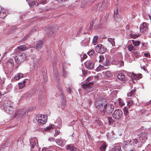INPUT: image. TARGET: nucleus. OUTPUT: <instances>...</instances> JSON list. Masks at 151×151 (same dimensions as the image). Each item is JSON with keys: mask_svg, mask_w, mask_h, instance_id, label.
Returning <instances> with one entry per match:
<instances>
[{"mask_svg": "<svg viewBox=\"0 0 151 151\" xmlns=\"http://www.w3.org/2000/svg\"><path fill=\"white\" fill-rule=\"evenodd\" d=\"M105 104L106 101L103 99L96 100L94 102L95 106L98 109L100 115L104 114L103 108L104 105Z\"/></svg>", "mask_w": 151, "mask_h": 151, "instance_id": "1", "label": "nucleus"}, {"mask_svg": "<svg viewBox=\"0 0 151 151\" xmlns=\"http://www.w3.org/2000/svg\"><path fill=\"white\" fill-rule=\"evenodd\" d=\"M14 52L17 53V55L15 58V60L18 63H20L23 61L27 60L26 55L23 53L17 50H15Z\"/></svg>", "mask_w": 151, "mask_h": 151, "instance_id": "2", "label": "nucleus"}, {"mask_svg": "<svg viewBox=\"0 0 151 151\" xmlns=\"http://www.w3.org/2000/svg\"><path fill=\"white\" fill-rule=\"evenodd\" d=\"M104 114H101V115H105V117L106 118L107 115H109L111 114L114 109V106L112 104H106L104 105Z\"/></svg>", "mask_w": 151, "mask_h": 151, "instance_id": "3", "label": "nucleus"}, {"mask_svg": "<svg viewBox=\"0 0 151 151\" xmlns=\"http://www.w3.org/2000/svg\"><path fill=\"white\" fill-rule=\"evenodd\" d=\"M147 134L145 132H142L140 136L137 138V139L134 141V144H136L138 142L143 143L147 139Z\"/></svg>", "mask_w": 151, "mask_h": 151, "instance_id": "4", "label": "nucleus"}, {"mask_svg": "<svg viewBox=\"0 0 151 151\" xmlns=\"http://www.w3.org/2000/svg\"><path fill=\"white\" fill-rule=\"evenodd\" d=\"M26 111L24 109H17L15 113L14 116L17 118H22L26 114Z\"/></svg>", "mask_w": 151, "mask_h": 151, "instance_id": "5", "label": "nucleus"}, {"mask_svg": "<svg viewBox=\"0 0 151 151\" xmlns=\"http://www.w3.org/2000/svg\"><path fill=\"white\" fill-rule=\"evenodd\" d=\"M36 119L38 123L44 124L47 122V117L45 115L38 114L36 117Z\"/></svg>", "mask_w": 151, "mask_h": 151, "instance_id": "6", "label": "nucleus"}, {"mask_svg": "<svg viewBox=\"0 0 151 151\" xmlns=\"http://www.w3.org/2000/svg\"><path fill=\"white\" fill-rule=\"evenodd\" d=\"M134 103L131 99L129 100L127 102V107L125 106L124 109V114L127 119H128L129 117V111L128 108L132 106Z\"/></svg>", "mask_w": 151, "mask_h": 151, "instance_id": "7", "label": "nucleus"}, {"mask_svg": "<svg viewBox=\"0 0 151 151\" xmlns=\"http://www.w3.org/2000/svg\"><path fill=\"white\" fill-rule=\"evenodd\" d=\"M94 84L93 81L90 82L86 84H83L82 87L85 89L88 92H90L92 91V88Z\"/></svg>", "mask_w": 151, "mask_h": 151, "instance_id": "8", "label": "nucleus"}, {"mask_svg": "<svg viewBox=\"0 0 151 151\" xmlns=\"http://www.w3.org/2000/svg\"><path fill=\"white\" fill-rule=\"evenodd\" d=\"M123 114L122 111L119 109L115 110L112 114V116L113 118L119 119L122 116Z\"/></svg>", "mask_w": 151, "mask_h": 151, "instance_id": "9", "label": "nucleus"}, {"mask_svg": "<svg viewBox=\"0 0 151 151\" xmlns=\"http://www.w3.org/2000/svg\"><path fill=\"white\" fill-rule=\"evenodd\" d=\"M106 48L103 45L100 44L97 45L95 50L98 53H103L106 51Z\"/></svg>", "mask_w": 151, "mask_h": 151, "instance_id": "10", "label": "nucleus"}, {"mask_svg": "<svg viewBox=\"0 0 151 151\" xmlns=\"http://www.w3.org/2000/svg\"><path fill=\"white\" fill-rule=\"evenodd\" d=\"M122 144L121 143L114 144L110 151H122L121 146Z\"/></svg>", "mask_w": 151, "mask_h": 151, "instance_id": "11", "label": "nucleus"}, {"mask_svg": "<svg viewBox=\"0 0 151 151\" xmlns=\"http://www.w3.org/2000/svg\"><path fill=\"white\" fill-rule=\"evenodd\" d=\"M148 24L146 22L142 23L140 25L139 27L140 32L142 33L147 32L148 29Z\"/></svg>", "mask_w": 151, "mask_h": 151, "instance_id": "12", "label": "nucleus"}, {"mask_svg": "<svg viewBox=\"0 0 151 151\" xmlns=\"http://www.w3.org/2000/svg\"><path fill=\"white\" fill-rule=\"evenodd\" d=\"M20 93L21 99L29 97L33 95V93L30 91L23 92V91H20Z\"/></svg>", "mask_w": 151, "mask_h": 151, "instance_id": "13", "label": "nucleus"}, {"mask_svg": "<svg viewBox=\"0 0 151 151\" xmlns=\"http://www.w3.org/2000/svg\"><path fill=\"white\" fill-rule=\"evenodd\" d=\"M85 66L86 68L88 70H91L93 68L94 64L92 61H87L85 63Z\"/></svg>", "mask_w": 151, "mask_h": 151, "instance_id": "14", "label": "nucleus"}, {"mask_svg": "<svg viewBox=\"0 0 151 151\" xmlns=\"http://www.w3.org/2000/svg\"><path fill=\"white\" fill-rule=\"evenodd\" d=\"M126 76L123 73H120L117 75V78L120 80L123 81L125 82L127 80L126 78Z\"/></svg>", "mask_w": 151, "mask_h": 151, "instance_id": "15", "label": "nucleus"}, {"mask_svg": "<svg viewBox=\"0 0 151 151\" xmlns=\"http://www.w3.org/2000/svg\"><path fill=\"white\" fill-rule=\"evenodd\" d=\"M55 141L58 145L61 147H63L65 144L64 140L62 139L61 138L56 139Z\"/></svg>", "mask_w": 151, "mask_h": 151, "instance_id": "16", "label": "nucleus"}, {"mask_svg": "<svg viewBox=\"0 0 151 151\" xmlns=\"http://www.w3.org/2000/svg\"><path fill=\"white\" fill-rule=\"evenodd\" d=\"M37 139L35 137L30 139V146L31 148H33L36 145Z\"/></svg>", "mask_w": 151, "mask_h": 151, "instance_id": "17", "label": "nucleus"}, {"mask_svg": "<svg viewBox=\"0 0 151 151\" xmlns=\"http://www.w3.org/2000/svg\"><path fill=\"white\" fill-rule=\"evenodd\" d=\"M4 110L7 113L12 114L13 112V107H9V108L4 107Z\"/></svg>", "mask_w": 151, "mask_h": 151, "instance_id": "18", "label": "nucleus"}, {"mask_svg": "<svg viewBox=\"0 0 151 151\" xmlns=\"http://www.w3.org/2000/svg\"><path fill=\"white\" fill-rule=\"evenodd\" d=\"M59 89L60 91V93L61 95V98L62 99V103L63 104V105L65 106L66 104V101L64 99L63 95L62 94V88L61 87H60L59 88Z\"/></svg>", "mask_w": 151, "mask_h": 151, "instance_id": "19", "label": "nucleus"}, {"mask_svg": "<svg viewBox=\"0 0 151 151\" xmlns=\"http://www.w3.org/2000/svg\"><path fill=\"white\" fill-rule=\"evenodd\" d=\"M23 76L24 75L23 74L19 73L15 76L14 78L16 80H18L23 78Z\"/></svg>", "mask_w": 151, "mask_h": 151, "instance_id": "20", "label": "nucleus"}, {"mask_svg": "<svg viewBox=\"0 0 151 151\" xmlns=\"http://www.w3.org/2000/svg\"><path fill=\"white\" fill-rule=\"evenodd\" d=\"M76 148V147L73 144L68 145L66 146V149L71 151H73Z\"/></svg>", "mask_w": 151, "mask_h": 151, "instance_id": "21", "label": "nucleus"}, {"mask_svg": "<svg viewBox=\"0 0 151 151\" xmlns=\"http://www.w3.org/2000/svg\"><path fill=\"white\" fill-rule=\"evenodd\" d=\"M26 82V80H24L22 82L18 83L19 89H21L24 87L25 86V83Z\"/></svg>", "mask_w": 151, "mask_h": 151, "instance_id": "22", "label": "nucleus"}, {"mask_svg": "<svg viewBox=\"0 0 151 151\" xmlns=\"http://www.w3.org/2000/svg\"><path fill=\"white\" fill-rule=\"evenodd\" d=\"M136 91V90L135 89V88L134 89L132 90L130 92L128 93H127V96H128L129 97H134V96L135 94V92Z\"/></svg>", "mask_w": 151, "mask_h": 151, "instance_id": "23", "label": "nucleus"}, {"mask_svg": "<svg viewBox=\"0 0 151 151\" xmlns=\"http://www.w3.org/2000/svg\"><path fill=\"white\" fill-rule=\"evenodd\" d=\"M147 42H142L141 43V47L140 49L141 50H142L143 49H146L148 47Z\"/></svg>", "mask_w": 151, "mask_h": 151, "instance_id": "24", "label": "nucleus"}, {"mask_svg": "<svg viewBox=\"0 0 151 151\" xmlns=\"http://www.w3.org/2000/svg\"><path fill=\"white\" fill-rule=\"evenodd\" d=\"M6 16L5 11L4 9H1L0 13V17L1 18H4Z\"/></svg>", "mask_w": 151, "mask_h": 151, "instance_id": "25", "label": "nucleus"}, {"mask_svg": "<svg viewBox=\"0 0 151 151\" xmlns=\"http://www.w3.org/2000/svg\"><path fill=\"white\" fill-rule=\"evenodd\" d=\"M43 42L40 40L37 42L36 45V48L39 49L42 48L43 45Z\"/></svg>", "mask_w": 151, "mask_h": 151, "instance_id": "26", "label": "nucleus"}, {"mask_svg": "<svg viewBox=\"0 0 151 151\" xmlns=\"http://www.w3.org/2000/svg\"><path fill=\"white\" fill-rule=\"evenodd\" d=\"M127 48L130 51H134L136 50L135 48L132 44L129 45L127 47Z\"/></svg>", "mask_w": 151, "mask_h": 151, "instance_id": "27", "label": "nucleus"}, {"mask_svg": "<svg viewBox=\"0 0 151 151\" xmlns=\"http://www.w3.org/2000/svg\"><path fill=\"white\" fill-rule=\"evenodd\" d=\"M132 44L134 46L136 47L139 45L141 44L140 42L139 41L134 40H132Z\"/></svg>", "mask_w": 151, "mask_h": 151, "instance_id": "28", "label": "nucleus"}, {"mask_svg": "<svg viewBox=\"0 0 151 151\" xmlns=\"http://www.w3.org/2000/svg\"><path fill=\"white\" fill-rule=\"evenodd\" d=\"M103 73L104 76L107 78L111 77L112 76L111 72L109 71H106L105 72H103Z\"/></svg>", "mask_w": 151, "mask_h": 151, "instance_id": "29", "label": "nucleus"}, {"mask_svg": "<svg viewBox=\"0 0 151 151\" xmlns=\"http://www.w3.org/2000/svg\"><path fill=\"white\" fill-rule=\"evenodd\" d=\"M107 147V145L105 143H103L100 148L101 151H105Z\"/></svg>", "mask_w": 151, "mask_h": 151, "instance_id": "30", "label": "nucleus"}, {"mask_svg": "<svg viewBox=\"0 0 151 151\" xmlns=\"http://www.w3.org/2000/svg\"><path fill=\"white\" fill-rule=\"evenodd\" d=\"M17 49H16L15 50H17L18 51L19 50L20 51H24L26 50V46L24 45H21L20 46L17 47Z\"/></svg>", "mask_w": 151, "mask_h": 151, "instance_id": "31", "label": "nucleus"}, {"mask_svg": "<svg viewBox=\"0 0 151 151\" xmlns=\"http://www.w3.org/2000/svg\"><path fill=\"white\" fill-rule=\"evenodd\" d=\"M13 104L11 101H8L7 103L4 105V107L9 108V107H13Z\"/></svg>", "mask_w": 151, "mask_h": 151, "instance_id": "32", "label": "nucleus"}, {"mask_svg": "<svg viewBox=\"0 0 151 151\" xmlns=\"http://www.w3.org/2000/svg\"><path fill=\"white\" fill-rule=\"evenodd\" d=\"M54 128V126L53 125H50L44 129L45 131H50L52 130Z\"/></svg>", "mask_w": 151, "mask_h": 151, "instance_id": "33", "label": "nucleus"}, {"mask_svg": "<svg viewBox=\"0 0 151 151\" xmlns=\"http://www.w3.org/2000/svg\"><path fill=\"white\" fill-rule=\"evenodd\" d=\"M38 1L39 4L44 5L48 3L49 0H39Z\"/></svg>", "mask_w": 151, "mask_h": 151, "instance_id": "34", "label": "nucleus"}, {"mask_svg": "<svg viewBox=\"0 0 151 151\" xmlns=\"http://www.w3.org/2000/svg\"><path fill=\"white\" fill-rule=\"evenodd\" d=\"M139 35V33H137L136 34L132 33L130 34V37L132 38L135 39L137 38Z\"/></svg>", "mask_w": 151, "mask_h": 151, "instance_id": "35", "label": "nucleus"}, {"mask_svg": "<svg viewBox=\"0 0 151 151\" xmlns=\"http://www.w3.org/2000/svg\"><path fill=\"white\" fill-rule=\"evenodd\" d=\"M55 79L56 81V82L58 83H59V78L58 74V72L56 71L55 73V75L54 76Z\"/></svg>", "mask_w": 151, "mask_h": 151, "instance_id": "36", "label": "nucleus"}, {"mask_svg": "<svg viewBox=\"0 0 151 151\" xmlns=\"http://www.w3.org/2000/svg\"><path fill=\"white\" fill-rule=\"evenodd\" d=\"M134 78L136 79H139L142 78V75L141 74H134Z\"/></svg>", "mask_w": 151, "mask_h": 151, "instance_id": "37", "label": "nucleus"}, {"mask_svg": "<svg viewBox=\"0 0 151 151\" xmlns=\"http://www.w3.org/2000/svg\"><path fill=\"white\" fill-rule=\"evenodd\" d=\"M47 30H48L47 32L49 36L51 35L55 31L54 29L52 28L51 29V28L50 29L49 28Z\"/></svg>", "mask_w": 151, "mask_h": 151, "instance_id": "38", "label": "nucleus"}, {"mask_svg": "<svg viewBox=\"0 0 151 151\" xmlns=\"http://www.w3.org/2000/svg\"><path fill=\"white\" fill-rule=\"evenodd\" d=\"M108 121V124L109 125H112L111 124L113 123V120L111 117H107Z\"/></svg>", "mask_w": 151, "mask_h": 151, "instance_id": "39", "label": "nucleus"}, {"mask_svg": "<svg viewBox=\"0 0 151 151\" xmlns=\"http://www.w3.org/2000/svg\"><path fill=\"white\" fill-rule=\"evenodd\" d=\"M80 57L81 58V61L83 60L84 59L87 58V55L86 54H83L80 55Z\"/></svg>", "mask_w": 151, "mask_h": 151, "instance_id": "40", "label": "nucleus"}, {"mask_svg": "<svg viewBox=\"0 0 151 151\" xmlns=\"http://www.w3.org/2000/svg\"><path fill=\"white\" fill-rule=\"evenodd\" d=\"M119 105L120 106L122 107L124 104V103L123 101V100L121 98H119L118 99Z\"/></svg>", "mask_w": 151, "mask_h": 151, "instance_id": "41", "label": "nucleus"}, {"mask_svg": "<svg viewBox=\"0 0 151 151\" xmlns=\"http://www.w3.org/2000/svg\"><path fill=\"white\" fill-rule=\"evenodd\" d=\"M133 103H134L136 104H137L138 102V99L135 96L133 97V98H132L131 99Z\"/></svg>", "mask_w": 151, "mask_h": 151, "instance_id": "42", "label": "nucleus"}, {"mask_svg": "<svg viewBox=\"0 0 151 151\" xmlns=\"http://www.w3.org/2000/svg\"><path fill=\"white\" fill-rule=\"evenodd\" d=\"M108 41L111 43V44L113 46H114L115 45V42L114 40L112 39L111 38H108Z\"/></svg>", "mask_w": 151, "mask_h": 151, "instance_id": "43", "label": "nucleus"}, {"mask_svg": "<svg viewBox=\"0 0 151 151\" xmlns=\"http://www.w3.org/2000/svg\"><path fill=\"white\" fill-rule=\"evenodd\" d=\"M99 61L100 63L102 62L104 59V57L103 55H100L99 57H98V58L99 59Z\"/></svg>", "mask_w": 151, "mask_h": 151, "instance_id": "44", "label": "nucleus"}, {"mask_svg": "<svg viewBox=\"0 0 151 151\" xmlns=\"http://www.w3.org/2000/svg\"><path fill=\"white\" fill-rule=\"evenodd\" d=\"M101 121L99 119H97L95 120L94 123L96 125L99 126L101 124Z\"/></svg>", "mask_w": 151, "mask_h": 151, "instance_id": "45", "label": "nucleus"}, {"mask_svg": "<svg viewBox=\"0 0 151 151\" xmlns=\"http://www.w3.org/2000/svg\"><path fill=\"white\" fill-rule=\"evenodd\" d=\"M110 64V61L108 59H106L105 62L103 63V64L104 65L107 66L109 65Z\"/></svg>", "mask_w": 151, "mask_h": 151, "instance_id": "46", "label": "nucleus"}, {"mask_svg": "<svg viewBox=\"0 0 151 151\" xmlns=\"http://www.w3.org/2000/svg\"><path fill=\"white\" fill-rule=\"evenodd\" d=\"M95 53V51L94 50H89L88 52V54L89 55L91 56L93 55V54Z\"/></svg>", "mask_w": 151, "mask_h": 151, "instance_id": "47", "label": "nucleus"}, {"mask_svg": "<svg viewBox=\"0 0 151 151\" xmlns=\"http://www.w3.org/2000/svg\"><path fill=\"white\" fill-rule=\"evenodd\" d=\"M39 4V2H38L37 1H33L32 2L31 5L34 6V5H36V6H38V4Z\"/></svg>", "mask_w": 151, "mask_h": 151, "instance_id": "48", "label": "nucleus"}, {"mask_svg": "<svg viewBox=\"0 0 151 151\" xmlns=\"http://www.w3.org/2000/svg\"><path fill=\"white\" fill-rule=\"evenodd\" d=\"M98 37L97 36H95L93 37V43H96L97 42Z\"/></svg>", "mask_w": 151, "mask_h": 151, "instance_id": "49", "label": "nucleus"}, {"mask_svg": "<svg viewBox=\"0 0 151 151\" xmlns=\"http://www.w3.org/2000/svg\"><path fill=\"white\" fill-rule=\"evenodd\" d=\"M93 79V78L92 76H90L86 79V81L87 83V81L89 82V81L92 80Z\"/></svg>", "mask_w": 151, "mask_h": 151, "instance_id": "50", "label": "nucleus"}, {"mask_svg": "<svg viewBox=\"0 0 151 151\" xmlns=\"http://www.w3.org/2000/svg\"><path fill=\"white\" fill-rule=\"evenodd\" d=\"M59 132L57 130H55V133L54 134V136L55 137H56L58 136L59 134Z\"/></svg>", "mask_w": 151, "mask_h": 151, "instance_id": "51", "label": "nucleus"}, {"mask_svg": "<svg viewBox=\"0 0 151 151\" xmlns=\"http://www.w3.org/2000/svg\"><path fill=\"white\" fill-rule=\"evenodd\" d=\"M120 66H123L124 65V62L123 61L120 60L119 62Z\"/></svg>", "mask_w": 151, "mask_h": 151, "instance_id": "52", "label": "nucleus"}, {"mask_svg": "<svg viewBox=\"0 0 151 151\" xmlns=\"http://www.w3.org/2000/svg\"><path fill=\"white\" fill-rule=\"evenodd\" d=\"M87 70H82V72L84 76H85L87 75Z\"/></svg>", "mask_w": 151, "mask_h": 151, "instance_id": "53", "label": "nucleus"}, {"mask_svg": "<svg viewBox=\"0 0 151 151\" xmlns=\"http://www.w3.org/2000/svg\"><path fill=\"white\" fill-rule=\"evenodd\" d=\"M90 39V38H87V39H85L83 41V42H85L86 41V42H87V43H88V42L89 41V40Z\"/></svg>", "mask_w": 151, "mask_h": 151, "instance_id": "54", "label": "nucleus"}, {"mask_svg": "<svg viewBox=\"0 0 151 151\" xmlns=\"http://www.w3.org/2000/svg\"><path fill=\"white\" fill-rule=\"evenodd\" d=\"M118 12V9L117 8L116 10L114 11V14L115 15H116Z\"/></svg>", "mask_w": 151, "mask_h": 151, "instance_id": "55", "label": "nucleus"}, {"mask_svg": "<svg viewBox=\"0 0 151 151\" xmlns=\"http://www.w3.org/2000/svg\"><path fill=\"white\" fill-rule=\"evenodd\" d=\"M144 56L145 57H148L150 56V55L149 53H145L144 54Z\"/></svg>", "mask_w": 151, "mask_h": 151, "instance_id": "56", "label": "nucleus"}, {"mask_svg": "<svg viewBox=\"0 0 151 151\" xmlns=\"http://www.w3.org/2000/svg\"><path fill=\"white\" fill-rule=\"evenodd\" d=\"M93 22H92L90 24V26L89 27V28H90V29H91V28L93 27Z\"/></svg>", "mask_w": 151, "mask_h": 151, "instance_id": "57", "label": "nucleus"}, {"mask_svg": "<svg viewBox=\"0 0 151 151\" xmlns=\"http://www.w3.org/2000/svg\"><path fill=\"white\" fill-rule=\"evenodd\" d=\"M94 55L95 56L96 59H97V58H98V57H99V56H98V55L97 53H96L95 52V53H94Z\"/></svg>", "mask_w": 151, "mask_h": 151, "instance_id": "58", "label": "nucleus"}, {"mask_svg": "<svg viewBox=\"0 0 151 151\" xmlns=\"http://www.w3.org/2000/svg\"><path fill=\"white\" fill-rule=\"evenodd\" d=\"M126 29L127 30L129 29V26L128 25H127L126 26Z\"/></svg>", "mask_w": 151, "mask_h": 151, "instance_id": "59", "label": "nucleus"}, {"mask_svg": "<svg viewBox=\"0 0 151 151\" xmlns=\"http://www.w3.org/2000/svg\"><path fill=\"white\" fill-rule=\"evenodd\" d=\"M73 151H80V150L76 147Z\"/></svg>", "mask_w": 151, "mask_h": 151, "instance_id": "60", "label": "nucleus"}, {"mask_svg": "<svg viewBox=\"0 0 151 151\" xmlns=\"http://www.w3.org/2000/svg\"><path fill=\"white\" fill-rule=\"evenodd\" d=\"M42 151H47V149L45 147H44L42 149Z\"/></svg>", "mask_w": 151, "mask_h": 151, "instance_id": "61", "label": "nucleus"}, {"mask_svg": "<svg viewBox=\"0 0 151 151\" xmlns=\"http://www.w3.org/2000/svg\"><path fill=\"white\" fill-rule=\"evenodd\" d=\"M141 68L142 69H143L145 71L146 70V68H145V67H144V66H143V67L141 66Z\"/></svg>", "mask_w": 151, "mask_h": 151, "instance_id": "62", "label": "nucleus"}, {"mask_svg": "<svg viewBox=\"0 0 151 151\" xmlns=\"http://www.w3.org/2000/svg\"><path fill=\"white\" fill-rule=\"evenodd\" d=\"M68 92L70 93L71 92V88H70L69 87L68 88Z\"/></svg>", "mask_w": 151, "mask_h": 151, "instance_id": "63", "label": "nucleus"}, {"mask_svg": "<svg viewBox=\"0 0 151 151\" xmlns=\"http://www.w3.org/2000/svg\"><path fill=\"white\" fill-rule=\"evenodd\" d=\"M151 104V100L150 101H149V102H147L146 103V104L149 105V104Z\"/></svg>", "mask_w": 151, "mask_h": 151, "instance_id": "64", "label": "nucleus"}]
</instances>
